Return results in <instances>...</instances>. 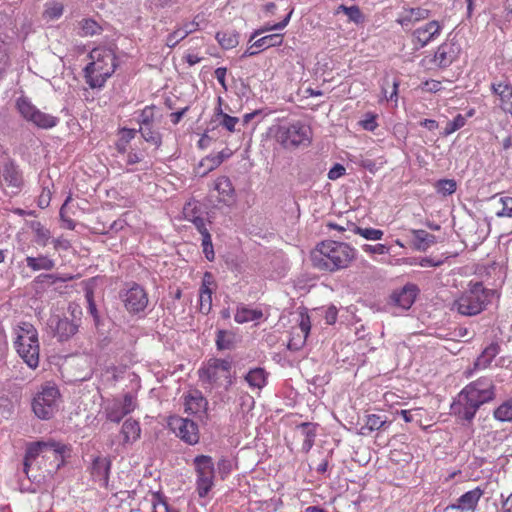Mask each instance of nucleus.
Returning a JSON list of instances; mask_svg holds the SVG:
<instances>
[{"label": "nucleus", "mask_w": 512, "mask_h": 512, "mask_svg": "<svg viewBox=\"0 0 512 512\" xmlns=\"http://www.w3.org/2000/svg\"><path fill=\"white\" fill-rule=\"evenodd\" d=\"M483 493L481 488L476 487L460 496L456 503L449 504L445 510L474 511Z\"/></svg>", "instance_id": "16"}, {"label": "nucleus", "mask_w": 512, "mask_h": 512, "mask_svg": "<svg viewBox=\"0 0 512 512\" xmlns=\"http://www.w3.org/2000/svg\"><path fill=\"white\" fill-rule=\"evenodd\" d=\"M494 417L502 422L512 421V398L506 400L495 409Z\"/></svg>", "instance_id": "44"}, {"label": "nucleus", "mask_w": 512, "mask_h": 512, "mask_svg": "<svg viewBox=\"0 0 512 512\" xmlns=\"http://www.w3.org/2000/svg\"><path fill=\"white\" fill-rule=\"evenodd\" d=\"M113 74V68H103L99 67V69H95V71L84 72V77L86 83L92 88H101L104 86L105 82L111 75Z\"/></svg>", "instance_id": "21"}, {"label": "nucleus", "mask_w": 512, "mask_h": 512, "mask_svg": "<svg viewBox=\"0 0 512 512\" xmlns=\"http://www.w3.org/2000/svg\"><path fill=\"white\" fill-rule=\"evenodd\" d=\"M501 209L497 210L498 217H512V197H502L500 199Z\"/></svg>", "instance_id": "56"}, {"label": "nucleus", "mask_w": 512, "mask_h": 512, "mask_svg": "<svg viewBox=\"0 0 512 512\" xmlns=\"http://www.w3.org/2000/svg\"><path fill=\"white\" fill-rule=\"evenodd\" d=\"M262 317L263 312L261 310L241 306L237 308L234 319L237 323H246L249 321L259 320Z\"/></svg>", "instance_id": "29"}, {"label": "nucleus", "mask_w": 512, "mask_h": 512, "mask_svg": "<svg viewBox=\"0 0 512 512\" xmlns=\"http://www.w3.org/2000/svg\"><path fill=\"white\" fill-rule=\"evenodd\" d=\"M2 178L7 186L12 188L13 194L18 193L24 185L22 172L13 161L5 163Z\"/></svg>", "instance_id": "18"}, {"label": "nucleus", "mask_w": 512, "mask_h": 512, "mask_svg": "<svg viewBox=\"0 0 512 512\" xmlns=\"http://www.w3.org/2000/svg\"><path fill=\"white\" fill-rule=\"evenodd\" d=\"M311 130L301 122L278 126L275 138L285 149L297 148L310 143Z\"/></svg>", "instance_id": "4"}, {"label": "nucleus", "mask_w": 512, "mask_h": 512, "mask_svg": "<svg viewBox=\"0 0 512 512\" xmlns=\"http://www.w3.org/2000/svg\"><path fill=\"white\" fill-rule=\"evenodd\" d=\"M239 34L234 31H220L216 34V39L223 49H232L239 43Z\"/></svg>", "instance_id": "33"}, {"label": "nucleus", "mask_w": 512, "mask_h": 512, "mask_svg": "<svg viewBox=\"0 0 512 512\" xmlns=\"http://www.w3.org/2000/svg\"><path fill=\"white\" fill-rule=\"evenodd\" d=\"M215 342L218 350H231L234 348L235 334L228 330H218Z\"/></svg>", "instance_id": "31"}, {"label": "nucleus", "mask_w": 512, "mask_h": 512, "mask_svg": "<svg viewBox=\"0 0 512 512\" xmlns=\"http://www.w3.org/2000/svg\"><path fill=\"white\" fill-rule=\"evenodd\" d=\"M482 404L490 402L495 397V386L489 378H479L464 387Z\"/></svg>", "instance_id": "15"}, {"label": "nucleus", "mask_w": 512, "mask_h": 512, "mask_svg": "<svg viewBox=\"0 0 512 512\" xmlns=\"http://www.w3.org/2000/svg\"><path fill=\"white\" fill-rule=\"evenodd\" d=\"M168 426L185 443L195 445L199 442L198 425L194 421L180 416H171Z\"/></svg>", "instance_id": "12"}, {"label": "nucleus", "mask_w": 512, "mask_h": 512, "mask_svg": "<svg viewBox=\"0 0 512 512\" xmlns=\"http://www.w3.org/2000/svg\"><path fill=\"white\" fill-rule=\"evenodd\" d=\"M15 348L19 356L30 368H37L39 364V339L36 328L24 322L18 326Z\"/></svg>", "instance_id": "2"}, {"label": "nucleus", "mask_w": 512, "mask_h": 512, "mask_svg": "<svg viewBox=\"0 0 512 512\" xmlns=\"http://www.w3.org/2000/svg\"><path fill=\"white\" fill-rule=\"evenodd\" d=\"M491 90L494 94L498 95L502 102L512 106V85L508 82H498L491 84Z\"/></svg>", "instance_id": "35"}, {"label": "nucleus", "mask_w": 512, "mask_h": 512, "mask_svg": "<svg viewBox=\"0 0 512 512\" xmlns=\"http://www.w3.org/2000/svg\"><path fill=\"white\" fill-rule=\"evenodd\" d=\"M212 366L211 360H209L205 367L199 370V378L203 382L213 384L218 380L217 370Z\"/></svg>", "instance_id": "50"}, {"label": "nucleus", "mask_w": 512, "mask_h": 512, "mask_svg": "<svg viewBox=\"0 0 512 512\" xmlns=\"http://www.w3.org/2000/svg\"><path fill=\"white\" fill-rule=\"evenodd\" d=\"M59 390L54 386H47L42 389L33 399L32 408L35 415L40 419H50L58 408Z\"/></svg>", "instance_id": "10"}, {"label": "nucleus", "mask_w": 512, "mask_h": 512, "mask_svg": "<svg viewBox=\"0 0 512 512\" xmlns=\"http://www.w3.org/2000/svg\"><path fill=\"white\" fill-rule=\"evenodd\" d=\"M181 34H183L182 29H176L175 31L170 33L167 36L166 45L170 48L175 47L181 40L184 39V38H181Z\"/></svg>", "instance_id": "62"}, {"label": "nucleus", "mask_w": 512, "mask_h": 512, "mask_svg": "<svg viewBox=\"0 0 512 512\" xmlns=\"http://www.w3.org/2000/svg\"><path fill=\"white\" fill-rule=\"evenodd\" d=\"M153 512H179L176 508L170 506L161 493L152 495Z\"/></svg>", "instance_id": "45"}, {"label": "nucleus", "mask_w": 512, "mask_h": 512, "mask_svg": "<svg viewBox=\"0 0 512 512\" xmlns=\"http://www.w3.org/2000/svg\"><path fill=\"white\" fill-rule=\"evenodd\" d=\"M184 211L187 219L195 225L200 234L207 231L205 220L202 217L196 215L195 207L191 210V214L189 213L187 207L184 208Z\"/></svg>", "instance_id": "54"}, {"label": "nucleus", "mask_w": 512, "mask_h": 512, "mask_svg": "<svg viewBox=\"0 0 512 512\" xmlns=\"http://www.w3.org/2000/svg\"><path fill=\"white\" fill-rule=\"evenodd\" d=\"M105 414L111 422L119 423L128 413L121 409L119 400H114L105 408Z\"/></svg>", "instance_id": "39"}, {"label": "nucleus", "mask_w": 512, "mask_h": 512, "mask_svg": "<svg viewBox=\"0 0 512 512\" xmlns=\"http://www.w3.org/2000/svg\"><path fill=\"white\" fill-rule=\"evenodd\" d=\"M376 119V114L368 112L365 114L364 119L360 121V125L367 131H374L378 126Z\"/></svg>", "instance_id": "57"}, {"label": "nucleus", "mask_w": 512, "mask_h": 512, "mask_svg": "<svg viewBox=\"0 0 512 512\" xmlns=\"http://www.w3.org/2000/svg\"><path fill=\"white\" fill-rule=\"evenodd\" d=\"M218 166H220V164L217 157L215 155H208L200 161L197 167V174L205 176Z\"/></svg>", "instance_id": "41"}, {"label": "nucleus", "mask_w": 512, "mask_h": 512, "mask_svg": "<svg viewBox=\"0 0 512 512\" xmlns=\"http://www.w3.org/2000/svg\"><path fill=\"white\" fill-rule=\"evenodd\" d=\"M215 190L219 193L221 202L232 200L234 188L230 179L226 176L219 177L215 182Z\"/></svg>", "instance_id": "27"}, {"label": "nucleus", "mask_w": 512, "mask_h": 512, "mask_svg": "<svg viewBox=\"0 0 512 512\" xmlns=\"http://www.w3.org/2000/svg\"><path fill=\"white\" fill-rule=\"evenodd\" d=\"M500 352V346L498 343H491L487 346L481 355L476 359L474 366L477 369L486 368L490 365L492 360L498 355Z\"/></svg>", "instance_id": "25"}, {"label": "nucleus", "mask_w": 512, "mask_h": 512, "mask_svg": "<svg viewBox=\"0 0 512 512\" xmlns=\"http://www.w3.org/2000/svg\"><path fill=\"white\" fill-rule=\"evenodd\" d=\"M440 30L441 26L434 20L430 21L425 26L416 29L414 31V35L421 43V46L424 47L440 33Z\"/></svg>", "instance_id": "22"}, {"label": "nucleus", "mask_w": 512, "mask_h": 512, "mask_svg": "<svg viewBox=\"0 0 512 512\" xmlns=\"http://www.w3.org/2000/svg\"><path fill=\"white\" fill-rule=\"evenodd\" d=\"M245 380L250 387L261 389L266 385L267 373L263 368H254L246 374Z\"/></svg>", "instance_id": "28"}, {"label": "nucleus", "mask_w": 512, "mask_h": 512, "mask_svg": "<svg viewBox=\"0 0 512 512\" xmlns=\"http://www.w3.org/2000/svg\"><path fill=\"white\" fill-rule=\"evenodd\" d=\"M218 473L225 479L232 471V462L228 458H221L217 463Z\"/></svg>", "instance_id": "58"}, {"label": "nucleus", "mask_w": 512, "mask_h": 512, "mask_svg": "<svg viewBox=\"0 0 512 512\" xmlns=\"http://www.w3.org/2000/svg\"><path fill=\"white\" fill-rule=\"evenodd\" d=\"M25 261H26L27 266L34 271L51 270L55 266V263L53 260H51L47 256H43V255H41L39 257L28 256L25 259Z\"/></svg>", "instance_id": "32"}, {"label": "nucleus", "mask_w": 512, "mask_h": 512, "mask_svg": "<svg viewBox=\"0 0 512 512\" xmlns=\"http://www.w3.org/2000/svg\"><path fill=\"white\" fill-rule=\"evenodd\" d=\"M48 454H51L54 458L57 459L61 454V449L56 447L55 443H47L42 441L31 443L27 446L23 461V472L29 479H36L35 475L29 474L33 462L39 456H42V458H50Z\"/></svg>", "instance_id": "11"}, {"label": "nucleus", "mask_w": 512, "mask_h": 512, "mask_svg": "<svg viewBox=\"0 0 512 512\" xmlns=\"http://www.w3.org/2000/svg\"><path fill=\"white\" fill-rule=\"evenodd\" d=\"M196 473V491L199 497L204 498L212 490L215 479V467L211 456L197 455L193 459Z\"/></svg>", "instance_id": "5"}, {"label": "nucleus", "mask_w": 512, "mask_h": 512, "mask_svg": "<svg viewBox=\"0 0 512 512\" xmlns=\"http://www.w3.org/2000/svg\"><path fill=\"white\" fill-rule=\"evenodd\" d=\"M137 130L123 128L120 131V139L116 144L119 153H125L127 144L135 137Z\"/></svg>", "instance_id": "49"}, {"label": "nucleus", "mask_w": 512, "mask_h": 512, "mask_svg": "<svg viewBox=\"0 0 512 512\" xmlns=\"http://www.w3.org/2000/svg\"><path fill=\"white\" fill-rule=\"evenodd\" d=\"M121 409H124L128 414L135 410L136 403L134 397L127 393L124 395L123 401H120Z\"/></svg>", "instance_id": "60"}, {"label": "nucleus", "mask_w": 512, "mask_h": 512, "mask_svg": "<svg viewBox=\"0 0 512 512\" xmlns=\"http://www.w3.org/2000/svg\"><path fill=\"white\" fill-rule=\"evenodd\" d=\"M16 109L19 114L28 122L33 123L41 129H50L55 127L59 119L58 117L40 111L29 98L21 96L16 100Z\"/></svg>", "instance_id": "6"}, {"label": "nucleus", "mask_w": 512, "mask_h": 512, "mask_svg": "<svg viewBox=\"0 0 512 512\" xmlns=\"http://www.w3.org/2000/svg\"><path fill=\"white\" fill-rule=\"evenodd\" d=\"M469 287L455 301L454 305L460 314L474 316L485 308L494 291L486 289L482 282L470 283Z\"/></svg>", "instance_id": "3"}, {"label": "nucleus", "mask_w": 512, "mask_h": 512, "mask_svg": "<svg viewBox=\"0 0 512 512\" xmlns=\"http://www.w3.org/2000/svg\"><path fill=\"white\" fill-rule=\"evenodd\" d=\"M386 420H382L379 415L369 414L366 416L365 425L361 428V434L365 435L366 432L364 430H368L372 432L374 430H379L386 425Z\"/></svg>", "instance_id": "43"}, {"label": "nucleus", "mask_w": 512, "mask_h": 512, "mask_svg": "<svg viewBox=\"0 0 512 512\" xmlns=\"http://www.w3.org/2000/svg\"><path fill=\"white\" fill-rule=\"evenodd\" d=\"M362 249L369 254H386L389 252V248L384 244H376V245H363Z\"/></svg>", "instance_id": "59"}, {"label": "nucleus", "mask_w": 512, "mask_h": 512, "mask_svg": "<svg viewBox=\"0 0 512 512\" xmlns=\"http://www.w3.org/2000/svg\"><path fill=\"white\" fill-rule=\"evenodd\" d=\"M465 124H466V118L461 114H457L452 121H449L446 124V127L444 128V130L441 134L443 137H447L450 134L454 133L455 131L464 127Z\"/></svg>", "instance_id": "51"}, {"label": "nucleus", "mask_w": 512, "mask_h": 512, "mask_svg": "<svg viewBox=\"0 0 512 512\" xmlns=\"http://www.w3.org/2000/svg\"><path fill=\"white\" fill-rule=\"evenodd\" d=\"M483 405L473 394L464 388L450 406V413L454 415L462 425L471 424L476 412Z\"/></svg>", "instance_id": "7"}, {"label": "nucleus", "mask_w": 512, "mask_h": 512, "mask_svg": "<svg viewBox=\"0 0 512 512\" xmlns=\"http://www.w3.org/2000/svg\"><path fill=\"white\" fill-rule=\"evenodd\" d=\"M301 436L304 437L302 451L308 453L314 445L316 438V424L311 422H303L296 427Z\"/></svg>", "instance_id": "23"}, {"label": "nucleus", "mask_w": 512, "mask_h": 512, "mask_svg": "<svg viewBox=\"0 0 512 512\" xmlns=\"http://www.w3.org/2000/svg\"><path fill=\"white\" fill-rule=\"evenodd\" d=\"M429 17V10L423 8H411L403 15L398 22L404 27L409 26L413 22L426 19Z\"/></svg>", "instance_id": "30"}, {"label": "nucleus", "mask_w": 512, "mask_h": 512, "mask_svg": "<svg viewBox=\"0 0 512 512\" xmlns=\"http://www.w3.org/2000/svg\"><path fill=\"white\" fill-rule=\"evenodd\" d=\"M460 51V46L455 42H444L437 48L432 61L441 69L447 68L457 60Z\"/></svg>", "instance_id": "14"}, {"label": "nucleus", "mask_w": 512, "mask_h": 512, "mask_svg": "<svg viewBox=\"0 0 512 512\" xmlns=\"http://www.w3.org/2000/svg\"><path fill=\"white\" fill-rule=\"evenodd\" d=\"M356 256L349 244L326 240L319 243L310 254L312 266L319 271L335 272L347 268Z\"/></svg>", "instance_id": "1"}, {"label": "nucleus", "mask_w": 512, "mask_h": 512, "mask_svg": "<svg viewBox=\"0 0 512 512\" xmlns=\"http://www.w3.org/2000/svg\"><path fill=\"white\" fill-rule=\"evenodd\" d=\"M340 12H343L348 17L349 21L355 24H362L365 21L364 14L356 5L348 7L342 4L336 10L337 14Z\"/></svg>", "instance_id": "38"}, {"label": "nucleus", "mask_w": 512, "mask_h": 512, "mask_svg": "<svg viewBox=\"0 0 512 512\" xmlns=\"http://www.w3.org/2000/svg\"><path fill=\"white\" fill-rule=\"evenodd\" d=\"M185 412L189 414H203L208 418V401L199 390H193L185 396Z\"/></svg>", "instance_id": "17"}, {"label": "nucleus", "mask_w": 512, "mask_h": 512, "mask_svg": "<svg viewBox=\"0 0 512 512\" xmlns=\"http://www.w3.org/2000/svg\"><path fill=\"white\" fill-rule=\"evenodd\" d=\"M154 121V106H146L140 116L139 122L140 126H151Z\"/></svg>", "instance_id": "55"}, {"label": "nucleus", "mask_w": 512, "mask_h": 512, "mask_svg": "<svg viewBox=\"0 0 512 512\" xmlns=\"http://www.w3.org/2000/svg\"><path fill=\"white\" fill-rule=\"evenodd\" d=\"M418 292L419 289L415 284H406L400 290L392 293L391 300L395 305L407 310L415 302Z\"/></svg>", "instance_id": "19"}, {"label": "nucleus", "mask_w": 512, "mask_h": 512, "mask_svg": "<svg viewBox=\"0 0 512 512\" xmlns=\"http://www.w3.org/2000/svg\"><path fill=\"white\" fill-rule=\"evenodd\" d=\"M283 42V34H270L259 38L253 43L256 49L265 50L270 47L280 46Z\"/></svg>", "instance_id": "36"}, {"label": "nucleus", "mask_w": 512, "mask_h": 512, "mask_svg": "<svg viewBox=\"0 0 512 512\" xmlns=\"http://www.w3.org/2000/svg\"><path fill=\"white\" fill-rule=\"evenodd\" d=\"M212 307V291L206 286L205 282L200 288V310L208 314Z\"/></svg>", "instance_id": "47"}, {"label": "nucleus", "mask_w": 512, "mask_h": 512, "mask_svg": "<svg viewBox=\"0 0 512 512\" xmlns=\"http://www.w3.org/2000/svg\"><path fill=\"white\" fill-rule=\"evenodd\" d=\"M81 36H94L102 33V26L92 18H83L78 23Z\"/></svg>", "instance_id": "34"}, {"label": "nucleus", "mask_w": 512, "mask_h": 512, "mask_svg": "<svg viewBox=\"0 0 512 512\" xmlns=\"http://www.w3.org/2000/svg\"><path fill=\"white\" fill-rule=\"evenodd\" d=\"M215 114L217 116L221 117V120L219 121V125L223 126L225 129H227L229 132L236 131V125L239 122V118L230 116L226 113H223L221 106L215 110Z\"/></svg>", "instance_id": "46"}, {"label": "nucleus", "mask_w": 512, "mask_h": 512, "mask_svg": "<svg viewBox=\"0 0 512 512\" xmlns=\"http://www.w3.org/2000/svg\"><path fill=\"white\" fill-rule=\"evenodd\" d=\"M69 311L71 318L67 316H54L49 320L50 327L54 329V336L57 337L60 342L71 339L78 332L81 324V310L69 306Z\"/></svg>", "instance_id": "8"}, {"label": "nucleus", "mask_w": 512, "mask_h": 512, "mask_svg": "<svg viewBox=\"0 0 512 512\" xmlns=\"http://www.w3.org/2000/svg\"><path fill=\"white\" fill-rule=\"evenodd\" d=\"M353 227V232L361 235L367 240H380L382 239L384 232L380 229L375 228H361L356 226L355 224H351Z\"/></svg>", "instance_id": "48"}, {"label": "nucleus", "mask_w": 512, "mask_h": 512, "mask_svg": "<svg viewBox=\"0 0 512 512\" xmlns=\"http://www.w3.org/2000/svg\"><path fill=\"white\" fill-rule=\"evenodd\" d=\"M345 167L342 164L336 163L328 172L330 180H336L345 174Z\"/></svg>", "instance_id": "64"}, {"label": "nucleus", "mask_w": 512, "mask_h": 512, "mask_svg": "<svg viewBox=\"0 0 512 512\" xmlns=\"http://www.w3.org/2000/svg\"><path fill=\"white\" fill-rule=\"evenodd\" d=\"M119 298L130 314L144 312L149 302L145 289L135 282L129 283L126 287L122 288L119 292Z\"/></svg>", "instance_id": "9"}, {"label": "nucleus", "mask_w": 512, "mask_h": 512, "mask_svg": "<svg viewBox=\"0 0 512 512\" xmlns=\"http://www.w3.org/2000/svg\"><path fill=\"white\" fill-rule=\"evenodd\" d=\"M111 469V460L108 457L97 456L93 459L90 466V473L95 481L107 486L109 473Z\"/></svg>", "instance_id": "20"}, {"label": "nucleus", "mask_w": 512, "mask_h": 512, "mask_svg": "<svg viewBox=\"0 0 512 512\" xmlns=\"http://www.w3.org/2000/svg\"><path fill=\"white\" fill-rule=\"evenodd\" d=\"M121 434L123 435L124 444L135 442L141 434L139 422L132 418L127 419L122 425Z\"/></svg>", "instance_id": "24"}, {"label": "nucleus", "mask_w": 512, "mask_h": 512, "mask_svg": "<svg viewBox=\"0 0 512 512\" xmlns=\"http://www.w3.org/2000/svg\"><path fill=\"white\" fill-rule=\"evenodd\" d=\"M437 192L442 195H451L456 191V182L453 179H441L435 185Z\"/></svg>", "instance_id": "52"}, {"label": "nucleus", "mask_w": 512, "mask_h": 512, "mask_svg": "<svg viewBox=\"0 0 512 512\" xmlns=\"http://www.w3.org/2000/svg\"><path fill=\"white\" fill-rule=\"evenodd\" d=\"M212 366L217 371L221 370L224 372H229L231 369V362L226 359H218V358H211Z\"/></svg>", "instance_id": "63"}, {"label": "nucleus", "mask_w": 512, "mask_h": 512, "mask_svg": "<svg viewBox=\"0 0 512 512\" xmlns=\"http://www.w3.org/2000/svg\"><path fill=\"white\" fill-rule=\"evenodd\" d=\"M70 199H71V197H68L65 200L64 204L60 208L59 214H60L61 220L65 223V227L67 229L73 230L75 228V223L71 218L66 216V206H67V203L70 201Z\"/></svg>", "instance_id": "61"}, {"label": "nucleus", "mask_w": 512, "mask_h": 512, "mask_svg": "<svg viewBox=\"0 0 512 512\" xmlns=\"http://www.w3.org/2000/svg\"><path fill=\"white\" fill-rule=\"evenodd\" d=\"M414 247L420 251H426L436 242V237L425 230H412Z\"/></svg>", "instance_id": "26"}, {"label": "nucleus", "mask_w": 512, "mask_h": 512, "mask_svg": "<svg viewBox=\"0 0 512 512\" xmlns=\"http://www.w3.org/2000/svg\"><path fill=\"white\" fill-rule=\"evenodd\" d=\"M30 228L35 233V242L40 246H46L51 237L50 230L45 228L39 221H32Z\"/></svg>", "instance_id": "37"}, {"label": "nucleus", "mask_w": 512, "mask_h": 512, "mask_svg": "<svg viewBox=\"0 0 512 512\" xmlns=\"http://www.w3.org/2000/svg\"><path fill=\"white\" fill-rule=\"evenodd\" d=\"M89 58L91 62L84 68V72L87 73L90 70L95 71V69H99V67L113 68L114 73L118 66L117 58L111 48L96 47L89 53Z\"/></svg>", "instance_id": "13"}, {"label": "nucleus", "mask_w": 512, "mask_h": 512, "mask_svg": "<svg viewBox=\"0 0 512 512\" xmlns=\"http://www.w3.org/2000/svg\"><path fill=\"white\" fill-rule=\"evenodd\" d=\"M85 298L88 303V312L93 317L95 325L99 324V314L96 307V303L94 301V288L91 284H86L85 286Z\"/></svg>", "instance_id": "42"}, {"label": "nucleus", "mask_w": 512, "mask_h": 512, "mask_svg": "<svg viewBox=\"0 0 512 512\" xmlns=\"http://www.w3.org/2000/svg\"><path fill=\"white\" fill-rule=\"evenodd\" d=\"M139 132L146 142L153 144L156 148L161 146L162 136L158 131L152 128V125L140 126Z\"/></svg>", "instance_id": "40"}, {"label": "nucleus", "mask_w": 512, "mask_h": 512, "mask_svg": "<svg viewBox=\"0 0 512 512\" xmlns=\"http://www.w3.org/2000/svg\"><path fill=\"white\" fill-rule=\"evenodd\" d=\"M64 11V6L61 3H53L51 5H46V8L43 12V17L45 19H58L62 16Z\"/></svg>", "instance_id": "53"}]
</instances>
